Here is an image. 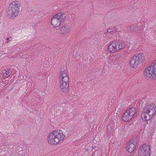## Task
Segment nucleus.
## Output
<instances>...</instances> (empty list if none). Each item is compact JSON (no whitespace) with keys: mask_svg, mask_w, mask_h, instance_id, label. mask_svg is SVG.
<instances>
[{"mask_svg":"<svg viewBox=\"0 0 156 156\" xmlns=\"http://www.w3.org/2000/svg\"><path fill=\"white\" fill-rule=\"evenodd\" d=\"M22 9L20 2L17 1H15L9 5L8 7V11L7 16L8 18L13 19L17 16L20 10Z\"/></svg>","mask_w":156,"mask_h":156,"instance_id":"obj_1","label":"nucleus"},{"mask_svg":"<svg viewBox=\"0 0 156 156\" xmlns=\"http://www.w3.org/2000/svg\"><path fill=\"white\" fill-rule=\"evenodd\" d=\"M144 74L145 78L153 79L156 77V60L144 69Z\"/></svg>","mask_w":156,"mask_h":156,"instance_id":"obj_2","label":"nucleus"},{"mask_svg":"<svg viewBox=\"0 0 156 156\" xmlns=\"http://www.w3.org/2000/svg\"><path fill=\"white\" fill-rule=\"evenodd\" d=\"M144 56L143 54H136L132 58L130 61V65L132 68H136L139 64L141 63L144 61Z\"/></svg>","mask_w":156,"mask_h":156,"instance_id":"obj_3","label":"nucleus"},{"mask_svg":"<svg viewBox=\"0 0 156 156\" xmlns=\"http://www.w3.org/2000/svg\"><path fill=\"white\" fill-rule=\"evenodd\" d=\"M135 109L134 108H131L127 110L124 113L122 117V120L127 122L133 118L135 114Z\"/></svg>","mask_w":156,"mask_h":156,"instance_id":"obj_4","label":"nucleus"},{"mask_svg":"<svg viewBox=\"0 0 156 156\" xmlns=\"http://www.w3.org/2000/svg\"><path fill=\"white\" fill-rule=\"evenodd\" d=\"M143 112L145 113L148 116H151V118L156 114V108H155L153 105H149L146 106L144 108Z\"/></svg>","mask_w":156,"mask_h":156,"instance_id":"obj_5","label":"nucleus"},{"mask_svg":"<svg viewBox=\"0 0 156 156\" xmlns=\"http://www.w3.org/2000/svg\"><path fill=\"white\" fill-rule=\"evenodd\" d=\"M150 152L149 146L145 144L140 147L138 153L140 156H150Z\"/></svg>","mask_w":156,"mask_h":156,"instance_id":"obj_6","label":"nucleus"},{"mask_svg":"<svg viewBox=\"0 0 156 156\" xmlns=\"http://www.w3.org/2000/svg\"><path fill=\"white\" fill-rule=\"evenodd\" d=\"M55 135L58 138L59 142L60 141L63 140L66 137V135H68L67 131L64 129L62 130H55L53 131Z\"/></svg>","mask_w":156,"mask_h":156,"instance_id":"obj_7","label":"nucleus"},{"mask_svg":"<svg viewBox=\"0 0 156 156\" xmlns=\"http://www.w3.org/2000/svg\"><path fill=\"white\" fill-rule=\"evenodd\" d=\"M48 142L51 145H56L59 143L58 138H56L53 132L49 133L48 137Z\"/></svg>","mask_w":156,"mask_h":156,"instance_id":"obj_8","label":"nucleus"},{"mask_svg":"<svg viewBox=\"0 0 156 156\" xmlns=\"http://www.w3.org/2000/svg\"><path fill=\"white\" fill-rule=\"evenodd\" d=\"M118 42L116 41H114L111 43L108 46V51L112 53L118 51L117 46Z\"/></svg>","mask_w":156,"mask_h":156,"instance_id":"obj_9","label":"nucleus"},{"mask_svg":"<svg viewBox=\"0 0 156 156\" xmlns=\"http://www.w3.org/2000/svg\"><path fill=\"white\" fill-rule=\"evenodd\" d=\"M56 16H54L51 20V24L54 27H58L62 23L60 22L58 18L56 17Z\"/></svg>","mask_w":156,"mask_h":156,"instance_id":"obj_10","label":"nucleus"},{"mask_svg":"<svg viewBox=\"0 0 156 156\" xmlns=\"http://www.w3.org/2000/svg\"><path fill=\"white\" fill-rule=\"evenodd\" d=\"M127 145L126 150L129 153L133 152L135 150L136 146L130 142L127 144Z\"/></svg>","mask_w":156,"mask_h":156,"instance_id":"obj_11","label":"nucleus"},{"mask_svg":"<svg viewBox=\"0 0 156 156\" xmlns=\"http://www.w3.org/2000/svg\"><path fill=\"white\" fill-rule=\"evenodd\" d=\"M60 87L64 93H66L69 91V83L61 82Z\"/></svg>","mask_w":156,"mask_h":156,"instance_id":"obj_12","label":"nucleus"},{"mask_svg":"<svg viewBox=\"0 0 156 156\" xmlns=\"http://www.w3.org/2000/svg\"><path fill=\"white\" fill-rule=\"evenodd\" d=\"M55 15H56V17L58 18L60 22L62 23L65 20L66 18V14L62 12H60Z\"/></svg>","mask_w":156,"mask_h":156,"instance_id":"obj_13","label":"nucleus"},{"mask_svg":"<svg viewBox=\"0 0 156 156\" xmlns=\"http://www.w3.org/2000/svg\"><path fill=\"white\" fill-rule=\"evenodd\" d=\"M69 27L68 25L63 26L61 30V31L63 34L69 33Z\"/></svg>","mask_w":156,"mask_h":156,"instance_id":"obj_14","label":"nucleus"},{"mask_svg":"<svg viewBox=\"0 0 156 156\" xmlns=\"http://www.w3.org/2000/svg\"><path fill=\"white\" fill-rule=\"evenodd\" d=\"M11 73L8 70H3L2 72V74H3L2 76L4 78L9 77L10 74Z\"/></svg>","mask_w":156,"mask_h":156,"instance_id":"obj_15","label":"nucleus"},{"mask_svg":"<svg viewBox=\"0 0 156 156\" xmlns=\"http://www.w3.org/2000/svg\"><path fill=\"white\" fill-rule=\"evenodd\" d=\"M150 117L148 116L146 114L144 113L143 112H142L141 115V117L142 120L144 121L149 120L151 118Z\"/></svg>","mask_w":156,"mask_h":156,"instance_id":"obj_16","label":"nucleus"},{"mask_svg":"<svg viewBox=\"0 0 156 156\" xmlns=\"http://www.w3.org/2000/svg\"><path fill=\"white\" fill-rule=\"evenodd\" d=\"M117 46L118 51L120 49L124 48L125 47V44L124 43L118 42V44Z\"/></svg>","mask_w":156,"mask_h":156,"instance_id":"obj_17","label":"nucleus"},{"mask_svg":"<svg viewBox=\"0 0 156 156\" xmlns=\"http://www.w3.org/2000/svg\"><path fill=\"white\" fill-rule=\"evenodd\" d=\"M117 30L116 28H115L114 27H112L108 29L107 30V32L109 33H112V34H113L117 32Z\"/></svg>","mask_w":156,"mask_h":156,"instance_id":"obj_18","label":"nucleus"},{"mask_svg":"<svg viewBox=\"0 0 156 156\" xmlns=\"http://www.w3.org/2000/svg\"><path fill=\"white\" fill-rule=\"evenodd\" d=\"M60 79L62 80L61 82L69 83V78L68 76L65 77L63 78Z\"/></svg>","mask_w":156,"mask_h":156,"instance_id":"obj_19","label":"nucleus"},{"mask_svg":"<svg viewBox=\"0 0 156 156\" xmlns=\"http://www.w3.org/2000/svg\"><path fill=\"white\" fill-rule=\"evenodd\" d=\"M130 142L133 144L134 145L136 146L137 143V139H135L132 140Z\"/></svg>","mask_w":156,"mask_h":156,"instance_id":"obj_20","label":"nucleus"},{"mask_svg":"<svg viewBox=\"0 0 156 156\" xmlns=\"http://www.w3.org/2000/svg\"><path fill=\"white\" fill-rule=\"evenodd\" d=\"M61 76H60V79H61L65 77H67V74L66 73H61Z\"/></svg>","mask_w":156,"mask_h":156,"instance_id":"obj_21","label":"nucleus"},{"mask_svg":"<svg viewBox=\"0 0 156 156\" xmlns=\"http://www.w3.org/2000/svg\"><path fill=\"white\" fill-rule=\"evenodd\" d=\"M137 27L136 26H131L130 27V28L131 30H132V31H135V29Z\"/></svg>","mask_w":156,"mask_h":156,"instance_id":"obj_22","label":"nucleus"},{"mask_svg":"<svg viewBox=\"0 0 156 156\" xmlns=\"http://www.w3.org/2000/svg\"><path fill=\"white\" fill-rule=\"evenodd\" d=\"M97 147V146H93L92 147V148L93 149H95Z\"/></svg>","mask_w":156,"mask_h":156,"instance_id":"obj_23","label":"nucleus"},{"mask_svg":"<svg viewBox=\"0 0 156 156\" xmlns=\"http://www.w3.org/2000/svg\"><path fill=\"white\" fill-rule=\"evenodd\" d=\"M66 70H64L63 71H61V73H66Z\"/></svg>","mask_w":156,"mask_h":156,"instance_id":"obj_24","label":"nucleus"},{"mask_svg":"<svg viewBox=\"0 0 156 156\" xmlns=\"http://www.w3.org/2000/svg\"><path fill=\"white\" fill-rule=\"evenodd\" d=\"M9 37H7V38H6V40H8V41H7V42H7V43H8L9 41H10V40H9Z\"/></svg>","mask_w":156,"mask_h":156,"instance_id":"obj_25","label":"nucleus"},{"mask_svg":"<svg viewBox=\"0 0 156 156\" xmlns=\"http://www.w3.org/2000/svg\"><path fill=\"white\" fill-rule=\"evenodd\" d=\"M85 151H89V149H85Z\"/></svg>","mask_w":156,"mask_h":156,"instance_id":"obj_26","label":"nucleus"}]
</instances>
